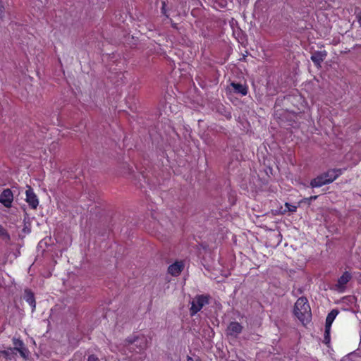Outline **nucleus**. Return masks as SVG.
Listing matches in <instances>:
<instances>
[{"label": "nucleus", "instance_id": "nucleus-1", "mask_svg": "<svg viewBox=\"0 0 361 361\" xmlns=\"http://www.w3.org/2000/svg\"><path fill=\"white\" fill-rule=\"evenodd\" d=\"M293 313L302 324L310 321L311 308L305 297H300L297 300L294 305Z\"/></svg>", "mask_w": 361, "mask_h": 361}, {"label": "nucleus", "instance_id": "nucleus-2", "mask_svg": "<svg viewBox=\"0 0 361 361\" xmlns=\"http://www.w3.org/2000/svg\"><path fill=\"white\" fill-rule=\"evenodd\" d=\"M127 348L130 351H135L140 355L139 359L142 360L145 358L144 350L147 348V339L144 336H137L133 339L127 338L126 340Z\"/></svg>", "mask_w": 361, "mask_h": 361}, {"label": "nucleus", "instance_id": "nucleus-3", "mask_svg": "<svg viewBox=\"0 0 361 361\" xmlns=\"http://www.w3.org/2000/svg\"><path fill=\"white\" fill-rule=\"evenodd\" d=\"M211 296L208 294L197 295L190 302V314L191 317L195 316L197 312L207 305H209Z\"/></svg>", "mask_w": 361, "mask_h": 361}, {"label": "nucleus", "instance_id": "nucleus-4", "mask_svg": "<svg viewBox=\"0 0 361 361\" xmlns=\"http://www.w3.org/2000/svg\"><path fill=\"white\" fill-rule=\"evenodd\" d=\"M27 189L25 191V201L31 209H36L39 205L38 197L30 186L27 185Z\"/></svg>", "mask_w": 361, "mask_h": 361}, {"label": "nucleus", "instance_id": "nucleus-5", "mask_svg": "<svg viewBox=\"0 0 361 361\" xmlns=\"http://www.w3.org/2000/svg\"><path fill=\"white\" fill-rule=\"evenodd\" d=\"M13 201V194L11 189L6 188L0 194V203L5 207L10 208Z\"/></svg>", "mask_w": 361, "mask_h": 361}, {"label": "nucleus", "instance_id": "nucleus-6", "mask_svg": "<svg viewBox=\"0 0 361 361\" xmlns=\"http://www.w3.org/2000/svg\"><path fill=\"white\" fill-rule=\"evenodd\" d=\"M351 278V274L349 271H345L338 279L336 284V290L339 293H343L345 290L347 283L350 281Z\"/></svg>", "mask_w": 361, "mask_h": 361}, {"label": "nucleus", "instance_id": "nucleus-7", "mask_svg": "<svg viewBox=\"0 0 361 361\" xmlns=\"http://www.w3.org/2000/svg\"><path fill=\"white\" fill-rule=\"evenodd\" d=\"M243 326L238 322H231L228 324L226 333L227 335L237 337L243 331Z\"/></svg>", "mask_w": 361, "mask_h": 361}, {"label": "nucleus", "instance_id": "nucleus-8", "mask_svg": "<svg viewBox=\"0 0 361 361\" xmlns=\"http://www.w3.org/2000/svg\"><path fill=\"white\" fill-rule=\"evenodd\" d=\"M185 267L183 261H176L168 267V273L173 276H178L180 274Z\"/></svg>", "mask_w": 361, "mask_h": 361}, {"label": "nucleus", "instance_id": "nucleus-9", "mask_svg": "<svg viewBox=\"0 0 361 361\" xmlns=\"http://www.w3.org/2000/svg\"><path fill=\"white\" fill-rule=\"evenodd\" d=\"M326 56V51H314L311 56V60L317 67L321 66L322 62Z\"/></svg>", "mask_w": 361, "mask_h": 361}, {"label": "nucleus", "instance_id": "nucleus-10", "mask_svg": "<svg viewBox=\"0 0 361 361\" xmlns=\"http://www.w3.org/2000/svg\"><path fill=\"white\" fill-rule=\"evenodd\" d=\"M341 173L342 170L338 169H330L323 173L324 177L326 179L329 184L334 181Z\"/></svg>", "mask_w": 361, "mask_h": 361}, {"label": "nucleus", "instance_id": "nucleus-11", "mask_svg": "<svg viewBox=\"0 0 361 361\" xmlns=\"http://www.w3.org/2000/svg\"><path fill=\"white\" fill-rule=\"evenodd\" d=\"M231 86L233 87V92L235 94H240L242 96H245L248 92V87L247 85H243L240 83H237L235 82H232L231 83Z\"/></svg>", "mask_w": 361, "mask_h": 361}, {"label": "nucleus", "instance_id": "nucleus-12", "mask_svg": "<svg viewBox=\"0 0 361 361\" xmlns=\"http://www.w3.org/2000/svg\"><path fill=\"white\" fill-rule=\"evenodd\" d=\"M329 184L326 179L324 177V174L322 173L316 178H313L310 181V187L314 188H319L324 185Z\"/></svg>", "mask_w": 361, "mask_h": 361}, {"label": "nucleus", "instance_id": "nucleus-13", "mask_svg": "<svg viewBox=\"0 0 361 361\" xmlns=\"http://www.w3.org/2000/svg\"><path fill=\"white\" fill-rule=\"evenodd\" d=\"M13 345L15 346V349L20 353V356L26 358L27 350L24 347L23 342L20 339H13Z\"/></svg>", "mask_w": 361, "mask_h": 361}, {"label": "nucleus", "instance_id": "nucleus-14", "mask_svg": "<svg viewBox=\"0 0 361 361\" xmlns=\"http://www.w3.org/2000/svg\"><path fill=\"white\" fill-rule=\"evenodd\" d=\"M24 298L25 301L31 306L32 310L34 311L36 307V302L34 293L30 290H25Z\"/></svg>", "mask_w": 361, "mask_h": 361}, {"label": "nucleus", "instance_id": "nucleus-15", "mask_svg": "<svg viewBox=\"0 0 361 361\" xmlns=\"http://www.w3.org/2000/svg\"><path fill=\"white\" fill-rule=\"evenodd\" d=\"M338 314V311L337 310H332L327 315L326 318L325 327L328 329L331 328V325L333 322L334 321L336 317Z\"/></svg>", "mask_w": 361, "mask_h": 361}, {"label": "nucleus", "instance_id": "nucleus-16", "mask_svg": "<svg viewBox=\"0 0 361 361\" xmlns=\"http://www.w3.org/2000/svg\"><path fill=\"white\" fill-rule=\"evenodd\" d=\"M0 238H1L4 240L8 243L11 240V236L8 231H6L3 226L0 224Z\"/></svg>", "mask_w": 361, "mask_h": 361}, {"label": "nucleus", "instance_id": "nucleus-17", "mask_svg": "<svg viewBox=\"0 0 361 361\" xmlns=\"http://www.w3.org/2000/svg\"><path fill=\"white\" fill-rule=\"evenodd\" d=\"M330 332H331V329H328V328L325 327L323 343L324 344H326L327 346H329L330 341H331Z\"/></svg>", "mask_w": 361, "mask_h": 361}, {"label": "nucleus", "instance_id": "nucleus-18", "mask_svg": "<svg viewBox=\"0 0 361 361\" xmlns=\"http://www.w3.org/2000/svg\"><path fill=\"white\" fill-rule=\"evenodd\" d=\"M161 13L162 15H164L166 18L169 17V14L167 13L166 4L165 1H162V6L161 8Z\"/></svg>", "mask_w": 361, "mask_h": 361}, {"label": "nucleus", "instance_id": "nucleus-19", "mask_svg": "<svg viewBox=\"0 0 361 361\" xmlns=\"http://www.w3.org/2000/svg\"><path fill=\"white\" fill-rule=\"evenodd\" d=\"M4 16V6H3L2 2L0 1V18L3 19Z\"/></svg>", "mask_w": 361, "mask_h": 361}, {"label": "nucleus", "instance_id": "nucleus-20", "mask_svg": "<svg viewBox=\"0 0 361 361\" xmlns=\"http://www.w3.org/2000/svg\"><path fill=\"white\" fill-rule=\"evenodd\" d=\"M87 361H100V360L96 355H90L87 357Z\"/></svg>", "mask_w": 361, "mask_h": 361}, {"label": "nucleus", "instance_id": "nucleus-21", "mask_svg": "<svg viewBox=\"0 0 361 361\" xmlns=\"http://www.w3.org/2000/svg\"><path fill=\"white\" fill-rule=\"evenodd\" d=\"M286 206L288 208V210L291 212H294L296 211L297 207L294 205H290L288 203L286 204Z\"/></svg>", "mask_w": 361, "mask_h": 361}, {"label": "nucleus", "instance_id": "nucleus-22", "mask_svg": "<svg viewBox=\"0 0 361 361\" xmlns=\"http://www.w3.org/2000/svg\"><path fill=\"white\" fill-rule=\"evenodd\" d=\"M317 197H318V196H317V195H312V196H310V197H308V198H306V199H305V201H307L308 202H311V201H312V200H317Z\"/></svg>", "mask_w": 361, "mask_h": 361}, {"label": "nucleus", "instance_id": "nucleus-23", "mask_svg": "<svg viewBox=\"0 0 361 361\" xmlns=\"http://www.w3.org/2000/svg\"><path fill=\"white\" fill-rule=\"evenodd\" d=\"M357 18L358 19V21L360 23H361V12H360L357 15Z\"/></svg>", "mask_w": 361, "mask_h": 361}, {"label": "nucleus", "instance_id": "nucleus-24", "mask_svg": "<svg viewBox=\"0 0 361 361\" xmlns=\"http://www.w3.org/2000/svg\"><path fill=\"white\" fill-rule=\"evenodd\" d=\"M187 361H193V359L191 357L188 356Z\"/></svg>", "mask_w": 361, "mask_h": 361}, {"label": "nucleus", "instance_id": "nucleus-25", "mask_svg": "<svg viewBox=\"0 0 361 361\" xmlns=\"http://www.w3.org/2000/svg\"><path fill=\"white\" fill-rule=\"evenodd\" d=\"M172 26H173V27H176V25L174 23V24H172Z\"/></svg>", "mask_w": 361, "mask_h": 361}]
</instances>
